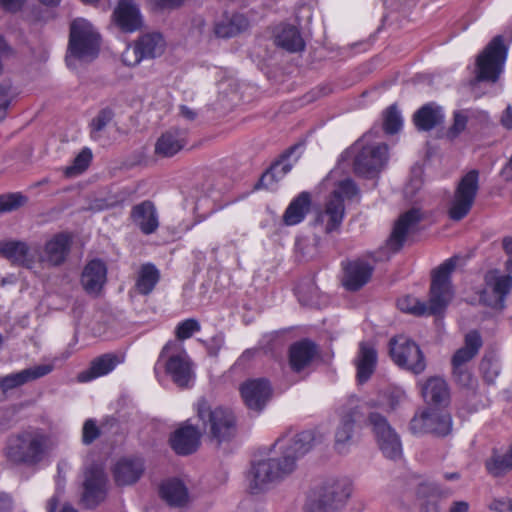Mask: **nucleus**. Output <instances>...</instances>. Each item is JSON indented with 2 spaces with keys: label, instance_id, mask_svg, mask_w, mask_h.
I'll use <instances>...</instances> for the list:
<instances>
[{
  "label": "nucleus",
  "instance_id": "f257e3e1",
  "mask_svg": "<svg viewBox=\"0 0 512 512\" xmlns=\"http://www.w3.org/2000/svg\"><path fill=\"white\" fill-rule=\"evenodd\" d=\"M313 433L303 431L294 436H284L278 439L275 447L279 451L278 457H271L255 462L250 471V488L262 490L268 484L276 482L296 468V462L310 451L313 445Z\"/></svg>",
  "mask_w": 512,
  "mask_h": 512
},
{
  "label": "nucleus",
  "instance_id": "f03ea898",
  "mask_svg": "<svg viewBox=\"0 0 512 512\" xmlns=\"http://www.w3.org/2000/svg\"><path fill=\"white\" fill-rule=\"evenodd\" d=\"M455 267L456 259L449 258L433 271L428 305L407 295L397 301L398 308L415 316L441 314L454 295L450 277Z\"/></svg>",
  "mask_w": 512,
  "mask_h": 512
},
{
  "label": "nucleus",
  "instance_id": "7ed1b4c3",
  "mask_svg": "<svg viewBox=\"0 0 512 512\" xmlns=\"http://www.w3.org/2000/svg\"><path fill=\"white\" fill-rule=\"evenodd\" d=\"M404 399L405 394L400 390L385 392L373 402L372 406L375 408V411L370 412L368 416V423L376 437L379 448L384 456L390 459H397L401 456L402 445L397 433L390 426L386 417L379 411L389 414L394 411Z\"/></svg>",
  "mask_w": 512,
  "mask_h": 512
},
{
  "label": "nucleus",
  "instance_id": "20e7f679",
  "mask_svg": "<svg viewBox=\"0 0 512 512\" xmlns=\"http://www.w3.org/2000/svg\"><path fill=\"white\" fill-rule=\"evenodd\" d=\"M343 159L353 161L354 171L358 175L373 177L387 164L388 146L379 139V129L373 127L358 139L343 154Z\"/></svg>",
  "mask_w": 512,
  "mask_h": 512
},
{
  "label": "nucleus",
  "instance_id": "39448f33",
  "mask_svg": "<svg viewBox=\"0 0 512 512\" xmlns=\"http://www.w3.org/2000/svg\"><path fill=\"white\" fill-rule=\"evenodd\" d=\"M161 371L180 388L193 385L195 380L193 363L181 342L170 341L163 347L154 366V373L159 383H162L163 378Z\"/></svg>",
  "mask_w": 512,
  "mask_h": 512
},
{
  "label": "nucleus",
  "instance_id": "423d86ee",
  "mask_svg": "<svg viewBox=\"0 0 512 512\" xmlns=\"http://www.w3.org/2000/svg\"><path fill=\"white\" fill-rule=\"evenodd\" d=\"M48 448V436L39 429H30L9 439L6 456L12 463L34 466L46 458Z\"/></svg>",
  "mask_w": 512,
  "mask_h": 512
},
{
  "label": "nucleus",
  "instance_id": "0eeeda50",
  "mask_svg": "<svg viewBox=\"0 0 512 512\" xmlns=\"http://www.w3.org/2000/svg\"><path fill=\"white\" fill-rule=\"evenodd\" d=\"M100 36L93 25L83 18L75 19L70 25V36L66 63L73 67L74 61L89 62L99 53Z\"/></svg>",
  "mask_w": 512,
  "mask_h": 512
},
{
  "label": "nucleus",
  "instance_id": "6e6552de",
  "mask_svg": "<svg viewBox=\"0 0 512 512\" xmlns=\"http://www.w3.org/2000/svg\"><path fill=\"white\" fill-rule=\"evenodd\" d=\"M359 194V189L353 180L346 178L340 181L325 203L322 211L317 213L315 222L323 227L326 233L337 230L345 215V200H352Z\"/></svg>",
  "mask_w": 512,
  "mask_h": 512
},
{
  "label": "nucleus",
  "instance_id": "1a4fd4ad",
  "mask_svg": "<svg viewBox=\"0 0 512 512\" xmlns=\"http://www.w3.org/2000/svg\"><path fill=\"white\" fill-rule=\"evenodd\" d=\"M196 411L203 424L204 431L221 444L230 440L236 433V420L231 410L217 406L212 407L205 399L198 400Z\"/></svg>",
  "mask_w": 512,
  "mask_h": 512
},
{
  "label": "nucleus",
  "instance_id": "9d476101",
  "mask_svg": "<svg viewBox=\"0 0 512 512\" xmlns=\"http://www.w3.org/2000/svg\"><path fill=\"white\" fill-rule=\"evenodd\" d=\"M351 493L349 479H330L309 496L306 512H334L345 504Z\"/></svg>",
  "mask_w": 512,
  "mask_h": 512
},
{
  "label": "nucleus",
  "instance_id": "9b49d317",
  "mask_svg": "<svg viewBox=\"0 0 512 512\" xmlns=\"http://www.w3.org/2000/svg\"><path fill=\"white\" fill-rule=\"evenodd\" d=\"M507 47L502 36H496L479 54L476 61V80L496 82L504 70Z\"/></svg>",
  "mask_w": 512,
  "mask_h": 512
},
{
  "label": "nucleus",
  "instance_id": "f8f14e48",
  "mask_svg": "<svg viewBox=\"0 0 512 512\" xmlns=\"http://www.w3.org/2000/svg\"><path fill=\"white\" fill-rule=\"evenodd\" d=\"M479 189V173L471 170L459 181L448 206V215L454 221L465 218L473 204Z\"/></svg>",
  "mask_w": 512,
  "mask_h": 512
},
{
  "label": "nucleus",
  "instance_id": "ddd939ff",
  "mask_svg": "<svg viewBox=\"0 0 512 512\" xmlns=\"http://www.w3.org/2000/svg\"><path fill=\"white\" fill-rule=\"evenodd\" d=\"M421 218V211L416 208L400 215L385 247L381 248L377 252L370 253L369 256L374 261H384L389 259L392 253L400 250L405 242L406 236L416 228Z\"/></svg>",
  "mask_w": 512,
  "mask_h": 512
},
{
  "label": "nucleus",
  "instance_id": "4468645a",
  "mask_svg": "<svg viewBox=\"0 0 512 512\" xmlns=\"http://www.w3.org/2000/svg\"><path fill=\"white\" fill-rule=\"evenodd\" d=\"M390 355L396 365L414 374H420L426 368L425 358L419 346L405 336L391 339Z\"/></svg>",
  "mask_w": 512,
  "mask_h": 512
},
{
  "label": "nucleus",
  "instance_id": "2eb2a0df",
  "mask_svg": "<svg viewBox=\"0 0 512 512\" xmlns=\"http://www.w3.org/2000/svg\"><path fill=\"white\" fill-rule=\"evenodd\" d=\"M414 434L433 433L446 436L452 430V418L449 413L434 408H427L416 413L410 422Z\"/></svg>",
  "mask_w": 512,
  "mask_h": 512
},
{
  "label": "nucleus",
  "instance_id": "dca6fc26",
  "mask_svg": "<svg viewBox=\"0 0 512 512\" xmlns=\"http://www.w3.org/2000/svg\"><path fill=\"white\" fill-rule=\"evenodd\" d=\"M512 288V276L501 274L497 270L489 271L485 275V288L483 289L480 299L492 308L503 309L505 298Z\"/></svg>",
  "mask_w": 512,
  "mask_h": 512
},
{
  "label": "nucleus",
  "instance_id": "f3484780",
  "mask_svg": "<svg viewBox=\"0 0 512 512\" xmlns=\"http://www.w3.org/2000/svg\"><path fill=\"white\" fill-rule=\"evenodd\" d=\"M107 478L101 464H94L86 470L83 502L93 508L102 502L106 497Z\"/></svg>",
  "mask_w": 512,
  "mask_h": 512
},
{
  "label": "nucleus",
  "instance_id": "a211bd4d",
  "mask_svg": "<svg viewBox=\"0 0 512 512\" xmlns=\"http://www.w3.org/2000/svg\"><path fill=\"white\" fill-rule=\"evenodd\" d=\"M0 255L14 265L33 269L37 263L38 249L25 241L8 239L0 241Z\"/></svg>",
  "mask_w": 512,
  "mask_h": 512
},
{
  "label": "nucleus",
  "instance_id": "6ab92c4d",
  "mask_svg": "<svg viewBox=\"0 0 512 512\" xmlns=\"http://www.w3.org/2000/svg\"><path fill=\"white\" fill-rule=\"evenodd\" d=\"M240 393L247 408L259 413L269 401L272 389L265 379H251L241 385Z\"/></svg>",
  "mask_w": 512,
  "mask_h": 512
},
{
  "label": "nucleus",
  "instance_id": "aec40b11",
  "mask_svg": "<svg viewBox=\"0 0 512 512\" xmlns=\"http://www.w3.org/2000/svg\"><path fill=\"white\" fill-rule=\"evenodd\" d=\"M54 370V364H40L26 368L22 371L0 377V398L4 397L9 391L18 388L30 381L39 379L51 373Z\"/></svg>",
  "mask_w": 512,
  "mask_h": 512
},
{
  "label": "nucleus",
  "instance_id": "412c9836",
  "mask_svg": "<svg viewBox=\"0 0 512 512\" xmlns=\"http://www.w3.org/2000/svg\"><path fill=\"white\" fill-rule=\"evenodd\" d=\"M145 471L144 460L141 457H124L119 459L113 469V477L118 486H128L136 483Z\"/></svg>",
  "mask_w": 512,
  "mask_h": 512
},
{
  "label": "nucleus",
  "instance_id": "4be33fe9",
  "mask_svg": "<svg viewBox=\"0 0 512 512\" xmlns=\"http://www.w3.org/2000/svg\"><path fill=\"white\" fill-rule=\"evenodd\" d=\"M112 18L115 25L126 33L135 32L142 26L140 10L133 0H119Z\"/></svg>",
  "mask_w": 512,
  "mask_h": 512
},
{
  "label": "nucleus",
  "instance_id": "5701e85b",
  "mask_svg": "<svg viewBox=\"0 0 512 512\" xmlns=\"http://www.w3.org/2000/svg\"><path fill=\"white\" fill-rule=\"evenodd\" d=\"M187 141V129L178 127L168 129L157 139L154 150L155 154L164 158L172 157L187 145Z\"/></svg>",
  "mask_w": 512,
  "mask_h": 512
},
{
  "label": "nucleus",
  "instance_id": "b1692460",
  "mask_svg": "<svg viewBox=\"0 0 512 512\" xmlns=\"http://www.w3.org/2000/svg\"><path fill=\"white\" fill-rule=\"evenodd\" d=\"M343 286L350 291H356L364 286L370 279L373 266L363 259L347 262L343 266Z\"/></svg>",
  "mask_w": 512,
  "mask_h": 512
},
{
  "label": "nucleus",
  "instance_id": "393cba45",
  "mask_svg": "<svg viewBox=\"0 0 512 512\" xmlns=\"http://www.w3.org/2000/svg\"><path fill=\"white\" fill-rule=\"evenodd\" d=\"M107 280V267L99 259L89 261L81 274V285L91 295H98Z\"/></svg>",
  "mask_w": 512,
  "mask_h": 512
},
{
  "label": "nucleus",
  "instance_id": "a878e982",
  "mask_svg": "<svg viewBox=\"0 0 512 512\" xmlns=\"http://www.w3.org/2000/svg\"><path fill=\"white\" fill-rule=\"evenodd\" d=\"M161 498L168 506L175 509L187 508L190 503V495L186 485L177 478L162 482L159 488Z\"/></svg>",
  "mask_w": 512,
  "mask_h": 512
},
{
  "label": "nucleus",
  "instance_id": "bb28decb",
  "mask_svg": "<svg viewBox=\"0 0 512 512\" xmlns=\"http://www.w3.org/2000/svg\"><path fill=\"white\" fill-rule=\"evenodd\" d=\"M200 431L191 424L177 429L170 438L173 450L180 455H188L196 451L200 444Z\"/></svg>",
  "mask_w": 512,
  "mask_h": 512
},
{
  "label": "nucleus",
  "instance_id": "cd10ccee",
  "mask_svg": "<svg viewBox=\"0 0 512 512\" xmlns=\"http://www.w3.org/2000/svg\"><path fill=\"white\" fill-rule=\"evenodd\" d=\"M131 219L146 235L154 233L159 227L158 213L151 201H143L133 206Z\"/></svg>",
  "mask_w": 512,
  "mask_h": 512
},
{
  "label": "nucleus",
  "instance_id": "c85d7f7f",
  "mask_svg": "<svg viewBox=\"0 0 512 512\" xmlns=\"http://www.w3.org/2000/svg\"><path fill=\"white\" fill-rule=\"evenodd\" d=\"M318 355L315 343L304 339L292 344L289 348V365L295 372H300L308 367Z\"/></svg>",
  "mask_w": 512,
  "mask_h": 512
},
{
  "label": "nucleus",
  "instance_id": "c756f323",
  "mask_svg": "<svg viewBox=\"0 0 512 512\" xmlns=\"http://www.w3.org/2000/svg\"><path fill=\"white\" fill-rule=\"evenodd\" d=\"M70 244L71 237L68 234H56L45 244L44 256L38 255L37 262H47L53 266L60 265L68 255Z\"/></svg>",
  "mask_w": 512,
  "mask_h": 512
},
{
  "label": "nucleus",
  "instance_id": "7c9ffc66",
  "mask_svg": "<svg viewBox=\"0 0 512 512\" xmlns=\"http://www.w3.org/2000/svg\"><path fill=\"white\" fill-rule=\"evenodd\" d=\"M356 414L357 411L354 408L341 412L340 421L335 431V449L339 453L348 452L352 445Z\"/></svg>",
  "mask_w": 512,
  "mask_h": 512
},
{
  "label": "nucleus",
  "instance_id": "2f4dec72",
  "mask_svg": "<svg viewBox=\"0 0 512 512\" xmlns=\"http://www.w3.org/2000/svg\"><path fill=\"white\" fill-rule=\"evenodd\" d=\"M377 351L375 347L368 342H361L355 358L357 370V380L359 383H365L375 371L377 365Z\"/></svg>",
  "mask_w": 512,
  "mask_h": 512
},
{
  "label": "nucleus",
  "instance_id": "473e14b6",
  "mask_svg": "<svg viewBox=\"0 0 512 512\" xmlns=\"http://www.w3.org/2000/svg\"><path fill=\"white\" fill-rule=\"evenodd\" d=\"M123 362V357L116 354H104L92 361L88 370L78 375V381L85 383L112 372L117 365Z\"/></svg>",
  "mask_w": 512,
  "mask_h": 512
},
{
  "label": "nucleus",
  "instance_id": "72a5a7b5",
  "mask_svg": "<svg viewBox=\"0 0 512 512\" xmlns=\"http://www.w3.org/2000/svg\"><path fill=\"white\" fill-rule=\"evenodd\" d=\"M445 114L441 106L430 102L422 106L414 114L413 121L418 130L430 131L442 124Z\"/></svg>",
  "mask_w": 512,
  "mask_h": 512
},
{
  "label": "nucleus",
  "instance_id": "f704fd0d",
  "mask_svg": "<svg viewBox=\"0 0 512 512\" xmlns=\"http://www.w3.org/2000/svg\"><path fill=\"white\" fill-rule=\"evenodd\" d=\"M421 393L428 404L441 405L449 400V389L444 379L429 378L421 387Z\"/></svg>",
  "mask_w": 512,
  "mask_h": 512
},
{
  "label": "nucleus",
  "instance_id": "c9c22d12",
  "mask_svg": "<svg viewBox=\"0 0 512 512\" xmlns=\"http://www.w3.org/2000/svg\"><path fill=\"white\" fill-rule=\"evenodd\" d=\"M311 199L307 192L300 193L295 197L283 215V222L287 226H294L301 223L310 210Z\"/></svg>",
  "mask_w": 512,
  "mask_h": 512
},
{
  "label": "nucleus",
  "instance_id": "e433bc0d",
  "mask_svg": "<svg viewBox=\"0 0 512 512\" xmlns=\"http://www.w3.org/2000/svg\"><path fill=\"white\" fill-rule=\"evenodd\" d=\"M289 154L284 155L280 160L275 162L269 170H267L259 180L257 188H265L274 190L278 181H280L292 169V164L289 161Z\"/></svg>",
  "mask_w": 512,
  "mask_h": 512
},
{
  "label": "nucleus",
  "instance_id": "4c0bfd02",
  "mask_svg": "<svg viewBox=\"0 0 512 512\" xmlns=\"http://www.w3.org/2000/svg\"><path fill=\"white\" fill-rule=\"evenodd\" d=\"M481 346L482 338L477 331L467 333L464 346L458 349L452 358V366L465 367V364L476 356Z\"/></svg>",
  "mask_w": 512,
  "mask_h": 512
},
{
  "label": "nucleus",
  "instance_id": "58836bf2",
  "mask_svg": "<svg viewBox=\"0 0 512 512\" xmlns=\"http://www.w3.org/2000/svg\"><path fill=\"white\" fill-rule=\"evenodd\" d=\"M485 467L493 476H501L512 470V444L505 450L494 449Z\"/></svg>",
  "mask_w": 512,
  "mask_h": 512
},
{
  "label": "nucleus",
  "instance_id": "ea45409f",
  "mask_svg": "<svg viewBox=\"0 0 512 512\" xmlns=\"http://www.w3.org/2000/svg\"><path fill=\"white\" fill-rule=\"evenodd\" d=\"M248 20L242 14L225 15L215 24V34L218 37L230 38L248 27Z\"/></svg>",
  "mask_w": 512,
  "mask_h": 512
},
{
  "label": "nucleus",
  "instance_id": "a19ab883",
  "mask_svg": "<svg viewBox=\"0 0 512 512\" xmlns=\"http://www.w3.org/2000/svg\"><path fill=\"white\" fill-rule=\"evenodd\" d=\"M136 43L145 59L160 56L165 48L164 38L158 33L143 35Z\"/></svg>",
  "mask_w": 512,
  "mask_h": 512
},
{
  "label": "nucleus",
  "instance_id": "79ce46f5",
  "mask_svg": "<svg viewBox=\"0 0 512 512\" xmlns=\"http://www.w3.org/2000/svg\"><path fill=\"white\" fill-rule=\"evenodd\" d=\"M279 46L290 52L301 51L304 48V41L294 26H285L276 37Z\"/></svg>",
  "mask_w": 512,
  "mask_h": 512
},
{
  "label": "nucleus",
  "instance_id": "37998d69",
  "mask_svg": "<svg viewBox=\"0 0 512 512\" xmlns=\"http://www.w3.org/2000/svg\"><path fill=\"white\" fill-rule=\"evenodd\" d=\"M159 280V272L152 264L142 266L136 282L137 290L141 294H149Z\"/></svg>",
  "mask_w": 512,
  "mask_h": 512
},
{
  "label": "nucleus",
  "instance_id": "c03bdc74",
  "mask_svg": "<svg viewBox=\"0 0 512 512\" xmlns=\"http://www.w3.org/2000/svg\"><path fill=\"white\" fill-rule=\"evenodd\" d=\"M403 118L395 105H391L383 114V129L387 134H395L402 129Z\"/></svg>",
  "mask_w": 512,
  "mask_h": 512
},
{
  "label": "nucleus",
  "instance_id": "a18cd8bd",
  "mask_svg": "<svg viewBox=\"0 0 512 512\" xmlns=\"http://www.w3.org/2000/svg\"><path fill=\"white\" fill-rule=\"evenodd\" d=\"M27 197L20 192L0 195V213H9L25 205Z\"/></svg>",
  "mask_w": 512,
  "mask_h": 512
},
{
  "label": "nucleus",
  "instance_id": "49530a36",
  "mask_svg": "<svg viewBox=\"0 0 512 512\" xmlns=\"http://www.w3.org/2000/svg\"><path fill=\"white\" fill-rule=\"evenodd\" d=\"M114 117L113 111L109 108H104L92 119L91 121V137L98 139L101 132L112 121Z\"/></svg>",
  "mask_w": 512,
  "mask_h": 512
},
{
  "label": "nucleus",
  "instance_id": "de8ad7c7",
  "mask_svg": "<svg viewBox=\"0 0 512 512\" xmlns=\"http://www.w3.org/2000/svg\"><path fill=\"white\" fill-rule=\"evenodd\" d=\"M92 160V152L88 148H84L75 157L73 164L66 168L65 173L67 176H74L85 171Z\"/></svg>",
  "mask_w": 512,
  "mask_h": 512
},
{
  "label": "nucleus",
  "instance_id": "09e8293b",
  "mask_svg": "<svg viewBox=\"0 0 512 512\" xmlns=\"http://www.w3.org/2000/svg\"><path fill=\"white\" fill-rule=\"evenodd\" d=\"M468 119V110L455 111L453 124L447 131L448 138L453 139L456 138L459 134H461L467 126Z\"/></svg>",
  "mask_w": 512,
  "mask_h": 512
},
{
  "label": "nucleus",
  "instance_id": "8fccbe9b",
  "mask_svg": "<svg viewBox=\"0 0 512 512\" xmlns=\"http://www.w3.org/2000/svg\"><path fill=\"white\" fill-rule=\"evenodd\" d=\"M200 330V325L195 319H187L178 324L176 335L178 339L185 340L190 338L195 332Z\"/></svg>",
  "mask_w": 512,
  "mask_h": 512
},
{
  "label": "nucleus",
  "instance_id": "3c124183",
  "mask_svg": "<svg viewBox=\"0 0 512 512\" xmlns=\"http://www.w3.org/2000/svg\"><path fill=\"white\" fill-rule=\"evenodd\" d=\"M143 59L145 58L143 57V54L141 53L137 43L127 46L125 51L122 53V61L127 66H136Z\"/></svg>",
  "mask_w": 512,
  "mask_h": 512
},
{
  "label": "nucleus",
  "instance_id": "603ef678",
  "mask_svg": "<svg viewBox=\"0 0 512 512\" xmlns=\"http://www.w3.org/2000/svg\"><path fill=\"white\" fill-rule=\"evenodd\" d=\"M14 97L11 85L8 83L0 84V121L7 115V109Z\"/></svg>",
  "mask_w": 512,
  "mask_h": 512
},
{
  "label": "nucleus",
  "instance_id": "864d4df0",
  "mask_svg": "<svg viewBox=\"0 0 512 512\" xmlns=\"http://www.w3.org/2000/svg\"><path fill=\"white\" fill-rule=\"evenodd\" d=\"M480 369L483 372L484 379L488 383H493L495 378L499 374V365H498V363L493 361V360H491V359H489V358H484L481 361Z\"/></svg>",
  "mask_w": 512,
  "mask_h": 512
},
{
  "label": "nucleus",
  "instance_id": "5fc2aeb1",
  "mask_svg": "<svg viewBox=\"0 0 512 512\" xmlns=\"http://www.w3.org/2000/svg\"><path fill=\"white\" fill-rule=\"evenodd\" d=\"M99 428L92 419L85 421L82 429V441L84 444L92 443L99 436Z\"/></svg>",
  "mask_w": 512,
  "mask_h": 512
},
{
  "label": "nucleus",
  "instance_id": "6e6d98bb",
  "mask_svg": "<svg viewBox=\"0 0 512 512\" xmlns=\"http://www.w3.org/2000/svg\"><path fill=\"white\" fill-rule=\"evenodd\" d=\"M453 375L456 381L463 387H473L475 379L465 367H453Z\"/></svg>",
  "mask_w": 512,
  "mask_h": 512
},
{
  "label": "nucleus",
  "instance_id": "4d7b16f0",
  "mask_svg": "<svg viewBox=\"0 0 512 512\" xmlns=\"http://www.w3.org/2000/svg\"><path fill=\"white\" fill-rule=\"evenodd\" d=\"M59 502V498L57 494L53 495L48 501H47V512H79L76 508H74L70 504H63L59 510H56L57 504Z\"/></svg>",
  "mask_w": 512,
  "mask_h": 512
},
{
  "label": "nucleus",
  "instance_id": "13d9d810",
  "mask_svg": "<svg viewBox=\"0 0 512 512\" xmlns=\"http://www.w3.org/2000/svg\"><path fill=\"white\" fill-rule=\"evenodd\" d=\"M488 507L497 512H512V498L494 499Z\"/></svg>",
  "mask_w": 512,
  "mask_h": 512
},
{
  "label": "nucleus",
  "instance_id": "bf43d9fd",
  "mask_svg": "<svg viewBox=\"0 0 512 512\" xmlns=\"http://www.w3.org/2000/svg\"><path fill=\"white\" fill-rule=\"evenodd\" d=\"M225 339L222 334L212 337L208 344V353L211 356H217L221 348L224 346Z\"/></svg>",
  "mask_w": 512,
  "mask_h": 512
},
{
  "label": "nucleus",
  "instance_id": "052dcab7",
  "mask_svg": "<svg viewBox=\"0 0 512 512\" xmlns=\"http://www.w3.org/2000/svg\"><path fill=\"white\" fill-rule=\"evenodd\" d=\"M502 246L507 255L506 269L512 273V237H505L502 241Z\"/></svg>",
  "mask_w": 512,
  "mask_h": 512
},
{
  "label": "nucleus",
  "instance_id": "680f3d73",
  "mask_svg": "<svg viewBox=\"0 0 512 512\" xmlns=\"http://www.w3.org/2000/svg\"><path fill=\"white\" fill-rule=\"evenodd\" d=\"M470 505L467 501H453L448 509L447 512H469Z\"/></svg>",
  "mask_w": 512,
  "mask_h": 512
},
{
  "label": "nucleus",
  "instance_id": "e2e57ef3",
  "mask_svg": "<svg viewBox=\"0 0 512 512\" xmlns=\"http://www.w3.org/2000/svg\"><path fill=\"white\" fill-rule=\"evenodd\" d=\"M13 509V500L10 495L0 493V512H11Z\"/></svg>",
  "mask_w": 512,
  "mask_h": 512
},
{
  "label": "nucleus",
  "instance_id": "0e129e2a",
  "mask_svg": "<svg viewBox=\"0 0 512 512\" xmlns=\"http://www.w3.org/2000/svg\"><path fill=\"white\" fill-rule=\"evenodd\" d=\"M25 0H0L3 9L7 11H17L21 8Z\"/></svg>",
  "mask_w": 512,
  "mask_h": 512
},
{
  "label": "nucleus",
  "instance_id": "69168bd1",
  "mask_svg": "<svg viewBox=\"0 0 512 512\" xmlns=\"http://www.w3.org/2000/svg\"><path fill=\"white\" fill-rule=\"evenodd\" d=\"M179 114L182 118L188 121L196 119L197 113L186 105L180 106Z\"/></svg>",
  "mask_w": 512,
  "mask_h": 512
},
{
  "label": "nucleus",
  "instance_id": "338daca9",
  "mask_svg": "<svg viewBox=\"0 0 512 512\" xmlns=\"http://www.w3.org/2000/svg\"><path fill=\"white\" fill-rule=\"evenodd\" d=\"M502 124L508 128H512V106H508L505 110L504 115L502 116Z\"/></svg>",
  "mask_w": 512,
  "mask_h": 512
},
{
  "label": "nucleus",
  "instance_id": "774afa93",
  "mask_svg": "<svg viewBox=\"0 0 512 512\" xmlns=\"http://www.w3.org/2000/svg\"><path fill=\"white\" fill-rule=\"evenodd\" d=\"M501 173L504 179L512 180V156L510 157L505 167L502 169Z\"/></svg>",
  "mask_w": 512,
  "mask_h": 512
}]
</instances>
